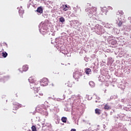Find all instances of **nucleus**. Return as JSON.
Here are the masks:
<instances>
[{
	"label": "nucleus",
	"mask_w": 131,
	"mask_h": 131,
	"mask_svg": "<svg viewBox=\"0 0 131 131\" xmlns=\"http://www.w3.org/2000/svg\"><path fill=\"white\" fill-rule=\"evenodd\" d=\"M29 81L30 83V88L32 90H35L37 91V89L40 88V83H38L37 81L33 77H30L29 78Z\"/></svg>",
	"instance_id": "obj_1"
},
{
	"label": "nucleus",
	"mask_w": 131,
	"mask_h": 131,
	"mask_svg": "<svg viewBox=\"0 0 131 131\" xmlns=\"http://www.w3.org/2000/svg\"><path fill=\"white\" fill-rule=\"evenodd\" d=\"M37 91L35 90H34V97L35 100H38L39 99H41V98L42 97V96H43V93L40 91V89H37Z\"/></svg>",
	"instance_id": "obj_2"
},
{
	"label": "nucleus",
	"mask_w": 131,
	"mask_h": 131,
	"mask_svg": "<svg viewBox=\"0 0 131 131\" xmlns=\"http://www.w3.org/2000/svg\"><path fill=\"white\" fill-rule=\"evenodd\" d=\"M82 76V73L81 72V71H76L73 74V77L74 78H75V79H79V78H80V77Z\"/></svg>",
	"instance_id": "obj_3"
},
{
	"label": "nucleus",
	"mask_w": 131,
	"mask_h": 131,
	"mask_svg": "<svg viewBox=\"0 0 131 131\" xmlns=\"http://www.w3.org/2000/svg\"><path fill=\"white\" fill-rule=\"evenodd\" d=\"M22 105L18 102H13V110H18V108H21Z\"/></svg>",
	"instance_id": "obj_4"
},
{
	"label": "nucleus",
	"mask_w": 131,
	"mask_h": 131,
	"mask_svg": "<svg viewBox=\"0 0 131 131\" xmlns=\"http://www.w3.org/2000/svg\"><path fill=\"white\" fill-rule=\"evenodd\" d=\"M41 84L43 86L48 85V83L49 82V80L46 78H43L41 80Z\"/></svg>",
	"instance_id": "obj_5"
},
{
	"label": "nucleus",
	"mask_w": 131,
	"mask_h": 131,
	"mask_svg": "<svg viewBox=\"0 0 131 131\" xmlns=\"http://www.w3.org/2000/svg\"><path fill=\"white\" fill-rule=\"evenodd\" d=\"M27 70H28V66L27 65L24 66L21 69H19V71L20 72H21V73L25 71H27Z\"/></svg>",
	"instance_id": "obj_6"
},
{
	"label": "nucleus",
	"mask_w": 131,
	"mask_h": 131,
	"mask_svg": "<svg viewBox=\"0 0 131 131\" xmlns=\"http://www.w3.org/2000/svg\"><path fill=\"white\" fill-rule=\"evenodd\" d=\"M62 7L63 8L62 11L66 12V11H68L69 9H70V6H68L67 5H62Z\"/></svg>",
	"instance_id": "obj_7"
},
{
	"label": "nucleus",
	"mask_w": 131,
	"mask_h": 131,
	"mask_svg": "<svg viewBox=\"0 0 131 131\" xmlns=\"http://www.w3.org/2000/svg\"><path fill=\"white\" fill-rule=\"evenodd\" d=\"M104 109L105 110H111V107L108 104H106L104 105Z\"/></svg>",
	"instance_id": "obj_8"
},
{
	"label": "nucleus",
	"mask_w": 131,
	"mask_h": 131,
	"mask_svg": "<svg viewBox=\"0 0 131 131\" xmlns=\"http://www.w3.org/2000/svg\"><path fill=\"white\" fill-rule=\"evenodd\" d=\"M91 72H92V70H91V69L90 68H86V70H85V73L86 74H91Z\"/></svg>",
	"instance_id": "obj_9"
},
{
	"label": "nucleus",
	"mask_w": 131,
	"mask_h": 131,
	"mask_svg": "<svg viewBox=\"0 0 131 131\" xmlns=\"http://www.w3.org/2000/svg\"><path fill=\"white\" fill-rule=\"evenodd\" d=\"M66 84L69 86V88H72V82L71 81H68Z\"/></svg>",
	"instance_id": "obj_10"
},
{
	"label": "nucleus",
	"mask_w": 131,
	"mask_h": 131,
	"mask_svg": "<svg viewBox=\"0 0 131 131\" xmlns=\"http://www.w3.org/2000/svg\"><path fill=\"white\" fill-rule=\"evenodd\" d=\"M101 110L99 108L95 109V113L96 114H97V115H100L101 114Z\"/></svg>",
	"instance_id": "obj_11"
},
{
	"label": "nucleus",
	"mask_w": 131,
	"mask_h": 131,
	"mask_svg": "<svg viewBox=\"0 0 131 131\" xmlns=\"http://www.w3.org/2000/svg\"><path fill=\"white\" fill-rule=\"evenodd\" d=\"M36 11L38 12V13H39L40 14H41L42 13V8L41 7H38L37 9V10Z\"/></svg>",
	"instance_id": "obj_12"
},
{
	"label": "nucleus",
	"mask_w": 131,
	"mask_h": 131,
	"mask_svg": "<svg viewBox=\"0 0 131 131\" xmlns=\"http://www.w3.org/2000/svg\"><path fill=\"white\" fill-rule=\"evenodd\" d=\"M8 56V53L6 52H2V57L3 58H7Z\"/></svg>",
	"instance_id": "obj_13"
},
{
	"label": "nucleus",
	"mask_w": 131,
	"mask_h": 131,
	"mask_svg": "<svg viewBox=\"0 0 131 131\" xmlns=\"http://www.w3.org/2000/svg\"><path fill=\"white\" fill-rule=\"evenodd\" d=\"M61 121H62V122H64V123H66L67 121V118L63 117L61 118Z\"/></svg>",
	"instance_id": "obj_14"
},
{
	"label": "nucleus",
	"mask_w": 131,
	"mask_h": 131,
	"mask_svg": "<svg viewBox=\"0 0 131 131\" xmlns=\"http://www.w3.org/2000/svg\"><path fill=\"white\" fill-rule=\"evenodd\" d=\"M59 21L61 23H64V22H65V18H64L63 17H61L59 18Z\"/></svg>",
	"instance_id": "obj_15"
},
{
	"label": "nucleus",
	"mask_w": 131,
	"mask_h": 131,
	"mask_svg": "<svg viewBox=\"0 0 131 131\" xmlns=\"http://www.w3.org/2000/svg\"><path fill=\"white\" fill-rule=\"evenodd\" d=\"M124 13L122 10H119L117 13V15H123Z\"/></svg>",
	"instance_id": "obj_16"
},
{
	"label": "nucleus",
	"mask_w": 131,
	"mask_h": 131,
	"mask_svg": "<svg viewBox=\"0 0 131 131\" xmlns=\"http://www.w3.org/2000/svg\"><path fill=\"white\" fill-rule=\"evenodd\" d=\"M101 11H102V12H103V13H105V12H107V8H106L105 7H103L101 9Z\"/></svg>",
	"instance_id": "obj_17"
},
{
	"label": "nucleus",
	"mask_w": 131,
	"mask_h": 131,
	"mask_svg": "<svg viewBox=\"0 0 131 131\" xmlns=\"http://www.w3.org/2000/svg\"><path fill=\"white\" fill-rule=\"evenodd\" d=\"M121 25H122V21L119 20V21L118 22V26L119 27H121Z\"/></svg>",
	"instance_id": "obj_18"
},
{
	"label": "nucleus",
	"mask_w": 131,
	"mask_h": 131,
	"mask_svg": "<svg viewBox=\"0 0 131 131\" xmlns=\"http://www.w3.org/2000/svg\"><path fill=\"white\" fill-rule=\"evenodd\" d=\"M31 128H32V131H37V130H36V127H35V126H34V125H33V126H32Z\"/></svg>",
	"instance_id": "obj_19"
},
{
	"label": "nucleus",
	"mask_w": 131,
	"mask_h": 131,
	"mask_svg": "<svg viewBox=\"0 0 131 131\" xmlns=\"http://www.w3.org/2000/svg\"><path fill=\"white\" fill-rule=\"evenodd\" d=\"M0 58H3V52L0 51Z\"/></svg>",
	"instance_id": "obj_20"
},
{
	"label": "nucleus",
	"mask_w": 131,
	"mask_h": 131,
	"mask_svg": "<svg viewBox=\"0 0 131 131\" xmlns=\"http://www.w3.org/2000/svg\"><path fill=\"white\" fill-rule=\"evenodd\" d=\"M89 84H90V85H92V84H94V82H92V81L89 82Z\"/></svg>",
	"instance_id": "obj_21"
},
{
	"label": "nucleus",
	"mask_w": 131,
	"mask_h": 131,
	"mask_svg": "<svg viewBox=\"0 0 131 131\" xmlns=\"http://www.w3.org/2000/svg\"><path fill=\"white\" fill-rule=\"evenodd\" d=\"M3 78H10V77H9L8 76L4 77Z\"/></svg>",
	"instance_id": "obj_22"
},
{
	"label": "nucleus",
	"mask_w": 131,
	"mask_h": 131,
	"mask_svg": "<svg viewBox=\"0 0 131 131\" xmlns=\"http://www.w3.org/2000/svg\"><path fill=\"white\" fill-rule=\"evenodd\" d=\"M27 57H28V58H31V55H30V54H28L27 55Z\"/></svg>",
	"instance_id": "obj_23"
},
{
	"label": "nucleus",
	"mask_w": 131,
	"mask_h": 131,
	"mask_svg": "<svg viewBox=\"0 0 131 131\" xmlns=\"http://www.w3.org/2000/svg\"><path fill=\"white\" fill-rule=\"evenodd\" d=\"M71 131H76V129L72 128Z\"/></svg>",
	"instance_id": "obj_24"
},
{
	"label": "nucleus",
	"mask_w": 131,
	"mask_h": 131,
	"mask_svg": "<svg viewBox=\"0 0 131 131\" xmlns=\"http://www.w3.org/2000/svg\"><path fill=\"white\" fill-rule=\"evenodd\" d=\"M105 85H106V86H109V84H108V83H106V84H105Z\"/></svg>",
	"instance_id": "obj_25"
},
{
	"label": "nucleus",
	"mask_w": 131,
	"mask_h": 131,
	"mask_svg": "<svg viewBox=\"0 0 131 131\" xmlns=\"http://www.w3.org/2000/svg\"><path fill=\"white\" fill-rule=\"evenodd\" d=\"M108 8H109V9H111V10H112V8L111 7H109Z\"/></svg>",
	"instance_id": "obj_26"
},
{
	"label": "nucleus",
	"mask_w": 131,
	"mask_h": 131,
	"mask_svg": "<svg viewBox=\"0 0 131 131\" xmlns=\"http://www.w3.org/2000/svg\"><path fill=\"white\" fill-rule=\"evenodd\" d=\"M101 81H102V82H103V81H104V80H101Z\"/></svg>",
	"instance_id": "obj_27"
},
{
	"label": "nucleus",
	"mask_w": 131,
	"mask_h": 131,
	"mask_svg": "<svg viewBox=\"0 0 131 131\" xmlns=\"http://www.w3.org/2000/svg\"><path fill=\"white\" fill-rule=\"evenodd\" d=\"M1 51H4V50H3V49H2V50H1Z\"/></svg>",
	"instance_id": "obj_28"
},
{
	"label": "nucleus",
	"mask_w": 131,
	"mask_h": 131,
	"mask_svg": "<svg viewBox=\"0 0 131 131\" xmlns=\"http://www.w3.org/2000/svg\"><path fill=\"white\" fill-rule=\"evenodd\" d=\"M106 117H107V115H106Z\"/></svg>",
	"instance_id": "obj_29"
},
{
	"label": "nucleus",
	"mask_w": 131,
	"mask_h": 131,
	"mask_svg": "<svg viewBox=\"0 0 131 131\" xmlns=\"http://www.w3.org/2000/svg\"><path fill=\"white\" fill-rule=\"evenodd\" d=\"M16 97H18V96L16 95Z\"/></svg>",
	"instance_id": "obj_30"
},
{
	"label": "nucleus",
	"mask_w": 131,
	"mask_h": 131,
	"mask_svg": "<svg viewBox=\"0 0 131 131\" xmlns=\"http://www.w3.org/2000/svg\"><path fill=\"white\" fill-rule=\"evenodd\" d=\"M14 113H16V112H14Z\"/></svg>",
	"instance_id": "obj_31"
}]
</instances>
